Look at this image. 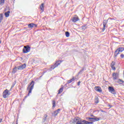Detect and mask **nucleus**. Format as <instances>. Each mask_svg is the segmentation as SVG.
<instances>
[{"mask_svg":"<svg viewBox=\"0 0 124 124\" xmlns=\"http://www.w3.org/2000/svg\"><path fill=\"white\" fill-rule=\"evenodd\" d=\"M73 124H93V122H90L86 120H81L79 117H75L73 121Z\"/></svg>","mask_w":124,"mask_h":124,"instance_id":"1","label":"nucleus"},{"mask_svg":"<svg viewBox=\"0 0 124 124\" xmlns=\"http://www.w3.org/2000/svg\"><path fill=\"white\" fill-rule=\"evenodd\" d=\"M34 87V81L32 80L27 87V90L28 91H29V93H28V95H26L25 96V98H27V97L30 96V94L31 93V92Z\"/></svg>","mask_w":124,"mask_h":124,"instance_id":"2","label":"nucleus"},{"mask_svg":"<svg viewBox=\"0 0 124 124\" xmlns=\"http://www.w3.org/2000/svg\"><path fill=\"white\" fill-rule=\"evenodd\" d=\"M124 51V47H119L117 49L115 50L114 52V57L115 59L118 57V55L120 54V53H122Z\"/></svg>","mask_w":124,"mask_h":124,"instance_id":"3","label":"nucleus"},{"mask_svg":"<svg viewBox=\"0 0 124 124\" xmlns=\"http://www.w3.org/2000/svg\"><path fill=\"white\" fill-rule=\"evenodd\" d=\"M61 62H62L61 61H56L55 64L50 67V70H53V69H55L56 67H58V66L61 64Z\"/></svg>","mask_w":124,"mask_h":124,"instance_id":"4","label":"nucleus"},{"mask_svg":"<svg viewBox=\"0 0 124 124\" xmlns=\"http://www.w3.org/2000/svg\"><path fill=\"white\" fill-rule=\"evenodd\" d=\"M88 121L90 120V122H98V121L100 120V118H96V117L94 116V118L88 117L86 118Z\"/></svg>","mask_w":124,"mask_h":124,"instance_id":"5","label":"nucleus"},{"mask_svg":"<svg viewBox=\"0 0 124 124\" xmlns=\"http://www.w3.org/2000/svg\"><path fill=\"white\" fill-rule=\"evenodd\" d=\"M31 51V46H24L23 49V52L24 54H26V53H29Z\"/></svg>","mask_w":124,"mask_h":124,"instance_id":"6","label":"nucleus"},{"mask_svg":"<svg viewBox=\"0 0 124 124\" xmlns=\"http://www.w3.org/2000/svg\"><path fill=\"white\" fill-rule=\"evenodd\" d=\"M9 95H10L9 91L7 89L5 90L3 93V97L4 98H7L8 96H9Z\"/></svg>","mask_w":124,"mask_h":124,"instance_id":"7","label":"nucleus"},{"mask_svg":"<svg viewBox=\"0 0 124 124\" xmlns=\"http://www.w3.org/2000/svg\"><path fill=\"white\" fill-rule=\"evenodd\" d=\"M108 91L109 93H112V94H116V90L114 89V87L109 86L108 87Z\"/></svg>","mask_w":124,"mask_h":124,"instance_id":"8","label":"nucleus"},{"mask_svg":"<svg viewBox=\"0 0 124 124\" xmlns=\"http://www.w3.org/2000/svg\"><path fill=\"white\" fill-rule=\"evenodd\" d=\"M113 80H117L119 78V73H112Z\"/></svg>","mask_w":124,"mask_h":124,"instance_id":"9","label":"nucleus"},{"mask_svg":"<svg viewBox=\"0 0 124 124\" xmlns=\"http://www.w3.org/2000/svg\"><path fill=\"white\" fill-rule=\"evenodd\" d=\"M36 27H37V25L34 23H30L28 24L29 29H31V30H32L33 28H36Z\"/></svg>","mask_w":124,"mask_h":124,"instance_id":"10","label":"nucleus"},{"mask_svg":"<svg viewBox=\"0 0 124 124\" xmlns=\"http://www.w3.org/2000/svg\"><path fill=\"white\" fill-rule=\"evenodd\" d=\"M107 23H108V20H104L103 22V25L104 28L102 29L103 31H105V28H106V25H107Z\"/></svg>","mask_w":124,"mask_h":124,"instance_id":"11","label":"nucleus"},{"mask_svg":"<svg viewBox=\"0 0 124 124\" xmlns=\"http://www.w3.org/2000/svg\"><path fill=\"white\" fill-rule=\"evenodd\" d=\"M24 68H26V64L25 63L23 65L17 66L18 70H23Z\"/></svg>","mask_w":124,"mask_h":124,"instance_id":"12","label":"nucleus"},{"mask_svg":"<svg viewBox=\"0 0 124 124\" xmlns=\"http://www.w3.org/2000/svg\"><path fill=\"white\" fill-rule=\"evenodd\" d=\"M61 108H58L57 110L54 111V112L52 113L53 116H54V117L58 116V114L60 113V111H61Z\"/></svg>","mask_w":124,"mask_h":124,"instance_id":"13","label":"nucleus"},{"mask_svg":"<svg viewBox=\"0 0 124 124\" xmlns=\"http://www.w3.org/2000/svg\"><path fill=\"white\" fill-rule=\"evenodd\" d=\"M77 21H79V17H74L72 18V22L73 23H76Z\"/></svg>","mask_w":124,"mask_h":124,"instance_id":"14","label":"nucleus"},{"mask_svg":"<svg viewBox=\"0 0 124 124\" xmlns=\"http://www.w3.org/2000/svg\"><path fill=\"white\" fill-rule=\"evenodd\" d=\"M95 88H96L95 91H96V92H99V93H101L102 92V90L101 89V88L99 87V86H97Z\"/></svg>","mask_w":124,"mask_h":124,"instance_id":"15","label":"nucleus"},{"mask_svg":"<svg viewBox=\"0 0 124 124\" xmlns=\"http://www.w3.org/2000/svg\"><path fill=\"white\" fill-rule=\"evenodd\" d=\"M40 9L43 12L44 11V3H42L40 6Z\"/></svg>","mask_w":124,"mask_h":124,"instance_id":"16","label":"nucleus"},{"mask_svg":"<svg viewBox=\"0 0 124 124\" xmlns=\"http://www.w3.org/2000/svg\"><path fill=\"white\" fill-rule=\"evenodd\" d=\"M81 28L82 31H85V30H86V29L88 28V26H87V24H85L84 25L81 26Z\"/></svg>","mask_w":124,"mask_h":124,"instance_id":"17","label":"nucleus"},{"mask_svg":"<svg viewBox=\"0 0 124 124\" xmlns=\"http://www.w3.org/2000/svg\"><path fill=\"white\" fill-rule=\"evenodd\" d=\"M73 81H75V79L74 78V77H73V78L67 81V84H70V83H72Z\"/></svg>","mask_w":124,"mask_h":124,"instance_id":"18","label":"nucleus"},{"mask_svg":"<svg viewBox=\"0 0 124 124\" xmlns=\"http://www.w3.org/2000/svg\"><path fill=\"white\" fill-rule=\"evenodd\" d=\"M47 117H48V115H47V114H45L44 116V118H43V120L42 122L43 123H45V121H46V120H47Z\"/></svg>","mask_w":124,"mask_h":124,"instance_id":"19","label":"nucleus"},{"mask_svg":"<svg viewBox=\"0 0 124 124\" xmlns=\"http://www.w3.org/2000/svg\"><path fill=\"white\" fill-rule=\"evenodd\" d=\"M17 69H18V67H15V68L13 69L12 73L14 74H15L16 72H17Z\"/></svg>","mask_w":124,"mask_h":124,"instance_id":"20","label":"nucleus"},{"mask_svg":"<svg viewBox=\"0 0 124 124\" xmlns=\"http://www.w3.org/2000/svg\"><path fill=\"white\" fill-rule=\"evenodd\" d=\"M52 109H54L55 107H56V101L53 100L52 101Z\"/></svg>","mask_w":124,"mask_h":124,"instance_id":"21","label":"nucleus"},{"mask_svg":"<svg viewBox=\"0 0 124 124\" xmlns=\"http://www.w3.org/2000/svg\"><path fill=\"white\" fill-rule=\"evenodd\" d=\"M10 13V11H8L5 13V17H9V14Z\"/></svg>","mask_w":124,"mask_h":124,"instance_id":"22","label":"nucleus"},{"mask_svg":"<svg viewBox=\"0 0 124 124\" xmlns=\"http://www.w3.org/2000/svg\"><path fill=\"white\" fill-rule=\"evenodd\" d=\"M62 91H63V87H62L61 88L59 91H58V94H60V93H62Z\"/></svg>","mask_w":124,"mask_h":124,"instance_id":"23","label":"nucleus"},{"mask_svg":"<svg viewBox=\"0 0 124 124\" xmlns=\"http://www.w3.org/2000/svg\"><path fill=\"white\" fill-rule=\"evenodd\" d=\"M85 70V67H82V69H81L78 72V74H82L83 73V71Z\"/></svg>","mask_w":124,"mask_h":124,"instance_id":"24","label":"nucleus"},{"mask_svg":"<svg viewBox=\"0 0 124 124\" xmlns=\"http://www.w3.org/2000/svg\"><path fill=\"white\" fill-rule=\"evenodd\" d=\"M118 83H119V84H124V80H122V79H118Z\"/></svg>","mask_w":124,"mask_h":124,"instance_id":"25","label":"nucleus"},{"mask_svg":"<svg viewBox=\"0 0 124 124\" xmlns=\"http://www.w3.org/2000/svg\"><path fill=\"white\" fill-rule=\"evenodd\" d=\"M65 34L66 37H69V36L70 35V33H69V32L68 31L65 32Z\"/></svg>","mask_w":124,"mask_h":124,"instance_id":"26","label":"nucleus"},{"mask_svg":"<svg viewBox=\"0 0 124 124\" xmlns=\"http://www.w3.org/2000/svg\"><path fill=\"white\" fill-rule=\"evenodd\" d=\"M94 102L95 103H98V102H99V101L98 100V97H96L95 99H94Z\"/></svg>","mask_w":124,"mask_h":124,"instance_id":"27","label":"nucleus"},{"mask_svg":"<svg viewBox=\"0 0 124 124\" xmlns=\"http://www.w3.org/2000/svg\"><path fill=\"white\" fill-rule=\"evenodd\" d=\"M115 64H116V62L112 61L111 63L110 64V66H114Z\"/></svg>","mask_w":124,"mask_h":124,"instance_id":"28","label":"nucleus"},{"mask_svg":"<svg viewBox=\"0 0 124 124\" xmlns=\"http://www.w3.org/2000/svg\"><path fill=\"white\" fill-rule=\"evenodd\" d=\"M2 3H4V0H0V5L2 4Z\"/></svg>","mask_w":124,"mask_h":124,"instance_id":"29","label":"nucleus"},{"mask_svg":"<svg viewBox=\"0 0 124 124\" xmlns=\"http://www.w3.org/2000/svg\"><path fill=\"white\" fill-rule=\"evenodd\" d=\"M3 17H2V15H0V23H1V20H2Z\"/></svg>","mask_w":124,"mask_h":124,"instance_id":"30","label":"nucleus"},{"mask_svg":"<svg viewBox=\"0 0 124 124\" xmlns=\"http://www.w3.org/2000/svg\"><path fill=\"white\" fill-rule=\"evenodd\" d=\"M111 67L112 70H116V67H115V66H111Z\"/></svg>","mask_w":124,"mask_h":124,"instance_id":"31","label":"nucleus"},{"mask_svg":"<svg viewBox=\"0 0 124 124\" xmlns=\"http://www.w3.org/2000/svg\"><path fill=\"white\" fill-rule=\"evenodd\" d=\"M120 57H121V59H124V54H122L120 55Z\"/></svg>","mask_w":124,"mask_h":124,"instance_id":"32","label":"nucleus"},{"mask_svg":"<svg viewBox=\"0 0 124 124\" xmlns=\"http://www.w3.org/2000/svg\"><path fill=\"white\" fill-rule=\"evenodd\" d=\"M80 83H81V81H78V86H80Z\"/></svg>","mask_w":124,"mask_h":124,"instance_id":"33","label":"nucleus"},{"mask_svg":"<svg viewBox=\"0 0 124 124\" xmlns=\"http://www.w3.org/2000/svg\"><path fill=\"white\" fill-rule=\"evenodd\" d=\"M101 112H102V113H105V110H103L102 109H101Z\"/></svg>","mask_w":124,"mask_h":124,"instance_id":"34","label":"nucleus"},{"mask_svg":"<svg viewBox=\"0 0 124 124\" xmlns=\"http://www.w3.org/2000/svg\"><path fill=\"white\" fill-rule=\"evenodd\" d=\"M108 107H110V108H112V107H113V106H111L110 105H108Z\"/></svg>","mask_w":124,"mask_h":124,"instance_id":"35","label":"nucleus"},{"mask_svg":"<svg viewBox=\"0 0 124 124\" xmlns=\"http://www.w3.org/2000/svg\"><path fill=\"white\" fill-rule=\"evenodd\" d=\"M94 112H99V110H98V109H96V110H95L94 111Z\"/></svg>","mask_w":124,"mask_h":124,"instance_id":"36","label":"nucleus"},{"mask_svg":"<svg viewBox=\"0 0 124 124\" xmlns=\"http://www.w3.org/2000/svg\"><path fill=\"white\" fill-rule=\"evenodd\" d=\"M14 86H15V84H13L12 86H11V89H12V88H13L14 87Z\"/></svg>","mask_w":124,"mask_h":124,"instance_id":"37","label":"nucleus"},{"mask_svg":"<svg viewBox=\"0 0 124 124\" xmlns=\"http://www.w3.org/2000/svg\"><path fill=\"white\" fill-rule=\"evenodd\" d=\"M1 122H2V119L0 118V123H1Z\"/></svg>","mask_w":124,"mask_h":124,"instance_id":"38","label":"nucleus"},{"mask_svg":"<svg viewBox=\"0 0 124 124\" xmlns=\"http://www.w3.org/2000/svg\"><path fill=\"white\" fill-rule=\"evenodd\" d=\"M46 73V71L44 72H43V74H44Z\"/></svg>","mask_w":124,"mask_h":124,"instance_id":"39","label":"nucleus"},{"mask_svg":"<svg viewBox=\"0 0 124 124\" xmlns=\"http://www.w3.org/2000/svg\"><path fill=\"white\" fill-rule=\"evenodd\" d=\"M91 117H94V116H93V115H92Z\"/></svg>","mask_w":124,"mask_h":124,"instance_id":"40","label":"nucleus"},{"mask_svg":"<svg viewBox=\"0 0 124 124\" xmlns=\"http://www.w3.org/2000/svg\"><path fill=\"white\" fill-rule=\"evenodd\" d=\"M110 20H114V18H110Z\"/></svg>","mask_w":124,"mask_h":124,"instance_id":"41","label":"nucleus"},{"mask_svg":"<svg viewBox=\"0 0 124 124\" xmlns=\"http://www.w3.org/2000/svg\"><path fill=\"white\" fill-rule=\"evenodd\" d=\"M0 43H1V41L0 40Z\"/></svg>","mask_w":124,"mask_h":124,"instance_id":"42","label":"nucleus"},{"mask_svg":"<svg viewBox=\"0 0 124 124\" xmlns=\"http://www.w3.org/2000/svg\"><path fill=\"white\" fill-rule=\"evenodd\" d=\"M41 77H42V76H40V78H41Z\"/></svg>","mask_w":124,"mask_h":124,"instance_id":"43","label":"nucleus"},{"mask_svg":"<svg viewBox=\"0 0 124 124\" xmlns=\"http://www.w3.org/2000/svg\"><path fill=\"white\" fill-rule=\"evenodd\" d=\"M16 124H18V123H16Z\"/></svg>","mask_w":124,"mask_h":124,"instance_id":"44","label":"nucleus"}]
</instances>
